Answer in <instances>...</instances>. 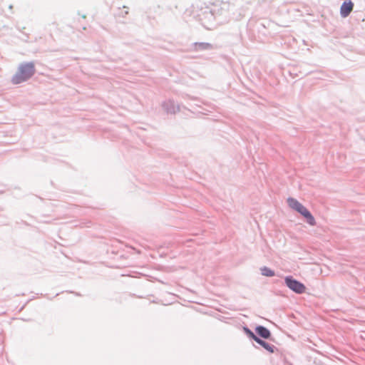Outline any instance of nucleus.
<instances>
[{"label": "nucleus", "instance_id": "obj_1", "mask_svg": "<svg viewBox=\"0 0 365 365\" xmlns=\"http://www.w3.org/2000/svg\"><path fill=\"white\" fill-rule=\"evenodd\" d=\"M34 73L35 68L33 63L21 64L17 72L12 77L11 81L14 84L21 83L30 78Z\"/></svg>", "mask_w": 365, "mask_h": 365}, {"label": "nucleus", "instance_id": "obj_2", "mask_svg": "<svg viewBox=\"0 0 365 365\" xmlns=\"http://www.w3.org/2000/svg\"><path fill=\"white\" fill-rule=\"evenodd\" d=\"M284 281L286 285L293 292L297 294H302L305 292V286L300 282L294 279L292 277H286Z\"/></svg>", "mask_w": 365, "mask_h": 365}, {"label": "nucleus", "instance_id": "obj_3", "mask_svg": "<svg viewBox=\"0 0 365 365\" xmlns=\"http://www.w3.org/2000/svg\"><path fill=\"white\" fill-rule=\"evenodd\" d=\"M354 8V4L351 0L345 1L341 6L340 14L342 17H347L352 11Z\"/></svg>", "mask_w": 365, "mask_h": 365}, {"label": "nucleus", "instance_id": "obj_4", "mask_svg": "<svg viewBox=\"0 0 365 365\" xmlns=\"http://www.w3.org/2000/svg\"><path fill=\"white\" fill-rule=\"evenodd\" d=\"M297 212H298L302 216H304L307 219V222L310 225H312V226L315 225L316 222H315L314 217L312 215L310 212L303 205L300 207V208Z\"/></svg>", "mask_w": 365, "mask_h": 365}, {"label": "nucleus", "instance_id": "obj_5", "mask_svg": "<svg viewBox=\"0 0 365 365\" xmlns=\"http://www.w3.org/2000/svg\"><path fill=\"white\" fill-rule=\"evenodd\" d=\"M297 212H298L302 216H304L307 219V222L310 225H312V226L315 225L316 222H315L314 217L312 215L310 212L303 205L300 207V208Z\"/></svg>", "mask_w": 365, "mask_h": 365}, {"label": "nucleus", "instance_id": "obj_6", "mask_svg": "<svg viewBox=\"0 0 365 365\" xmlns=\"http://www.w3.org/2000/svg\"><path fill=\"white\" fill-rule=\"evenodd\" d=\"M255 332L264 339H269L271 333L268 329L262 326H258L255 328Z\"/></svg>", "mask_w": 365, "mask_h": 365}, {"label": "nucleus", "instance_id": "obj_7", "mask_svg": "<svg viewBox=\"0 0 365 365\" xmlns=\"http://www.w3.org/2000/svg\"><path fill=\"white\" fill-rule=\"evenodd\" d=\"M287 203L292 209H293L296 211H297L300 208V207L302 205V204H301L299 201H297L296 199L292 198V197H289L287 199Z\"/></svg>", "mask_w": 365, "mask_h": 365}, {"label": "nucleus", "instance_id": "obj_8", "mask_svg": "<svg viewBox=\"0 0 365 365\" xmlns=\"http://www.w3.org/2000/svg\"><path fill=\"white\" fill-rule=\"evenodd\" d=\"M261 274L266 277H272L274 275V272L267 267H263L260 269Z\"/></svg>", "mask_w": 365, "mask_h": 365}, {"label": "nucleus", "instance_id": "obj_9", "mask_svg": "<svg viewBox=\"0 0 365 365\" xmlns=\"http://www.w3.org/2000/svg\"><path fill=\"white\" fill-rule=\"evenodd\" d=\"M261 346L262 347H264L269 353H274V351L277 349V348L274 345L270 344L266 342L265 341Z\"/></svg>", "mask_w": 365, "mask_h": 365}, {"label": "nucleus", "instance_id": "obj_10", "mask_svg": "<svg viewBox=\"0 0 365 365\" xmlns=\"http://www.w3.org/2000/svg\"><path fill=\"white\" fill-rule=\"evenodd\" d=\"M128 14V9L126 6H123V8H120L118 9V13L117 14L118 16H123L124 14Z\"/></svg>", "mask_w": 365, "mask_h": 365}, {"label": "nucleus", "instance_id": "obj_11", "mask_svg": "<svg viewBox=\"0 0 365 365\" xmlns=\"http://www.w3.org/2000/svg\"><path fill=\"white\" fill-rule=\"evenodd\" d=\"M246 332L247 333L248 336L252 338L254 340V337L257 336L252 331H250L249 329H245Z\"/></svg>", "mask_w": 365, "mask_h": 365}, {"label": "nucleus", "instance_id": "obj_12", "mask_svg": "<svg viewBox=\"0 0 365 365\" xmlns=\"http://www.w3.org/2000/svg\"><path fill=\"white\" fill-rule=\"evenodd\" d=\"M254 340L259 345H262L264 341V340L259 338L257 336L254 337Z\"/></svg>", "mask_w": 365, "mask_h": 365}]
</instances>
